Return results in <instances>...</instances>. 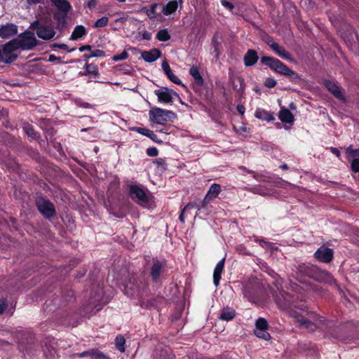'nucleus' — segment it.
Here are the masks:
<instances>
[{
  "label": "nucleus",
  "instance_id": "obj_28",
  "mask_svg": "<svg viewBox=\"0 0 359 359\" xmlns=\"http://www.w3.org/2000/svg\"><path fill=\"white\" fill-rule=\"evenodd\" d=\"M52 4L57 7V8L62 13V14L67 15L72 8L70 3L67 0H50Z\"/></svg>",
  "mask_w": 359,
  "mask_h": 359
},
{
  "label": "nucleus",
  "instance_id": "obj_53",
  "mask_svg": "<svg viewBox=\"0 0 359 359\" xmlns=\"http://www.w3.org/2000/svg\"><path fill=\"white\" fill-rule=\"evenodd\" d=\"M236 250L239 254L247 255H250V252L248 251L247 248L243 245H239L237 247Z\"/></svg>",
  "mask_w": 359,
  "mask_h": 359
},
{
  "label": "nucleus",
  "instance_id": "obj_7",
  "mask_svg": "<svg viewBox=\"0 0 359 359\" xmlns=\"http://www.w3.org/2000/svg\"><path fill=\"white\" fill-rule=\"evenodd\" d=\"M130 197L140 205L146 208L150 202L146 191L139 185L131 184L128 188Z\"/></svg>",
  "mask_w": 359,
  "mask_h": 359
},
{
  "label": "nucleus",
  "instance_id": "obj_15",
  "mask_svg": "<svg viewBox=\"0 0 359 359\" xmlns=\"http://www.w3.org/2000/svg\"><path fill=\"white\" fill-rule=\"evenodd\" d=\"M154 94L158 97V100L162 103H172L173 102L172 95H177V93L167 87L155 90Z\"/></svg>",
  "mask_w": 359,
  "mask_h": 359
},
{
  "label": "nucleus",
  "instance_id": "obj_12",
  "mask_svg": "<svg viewBox=\"0 0 359 359\" xmlns=\"http://www.w3.org/2000/svg\"><path fill=\"white\" fill-rule=\"evenodd\" d=\"M269 328V323L264 318L259 317L255 322V330L254 331L256 337L264 339L269 340L271 335L268 332Z\"/></svg>",
  "mask_w": 359,
  "mask_h": 359
},
{
  "label": "nucleus",
  "instance_id": "obj_23",
  "mask_svg": "<svg viewBox=\"0 0 359 359\" xmlns=\"http://www.w3.org/2000/svg\"><path fill=\"white\" fill-rule=\"evenodd\" d=\"M259 60L257 52L254 49H248L243 57V62L245 67L255 65Z\"/></svg>",
  "mask_w": 359,
  "mask_h": 359
},
{
  "label": "nucleus",
  "instance_id": "obj_8",
  "mask_svg": "<svg viewBox=\"0 0 359 359\" xmlns=\"http://www.w3.org/2000/svg\"><path fill=\"white\" fill-rule=\"evenodd\" d=\"M35 201L37 210L46 219H50L55 216V205L49 199L38 196Z\"/></svg>",
  "mask_w": 359,
  "mask_h": 359
},
{
  "label": "nucleus",
  "instance_id": "obj_52",
  "mask_svg": "<svg viewBox=\"0 0 359 359\" xmlns=\"http://www.w3.org/2000/svg\"><path fill=\"white\" fill-rule=\"evenodd\" d=\"M146 153L149 156L154 157L158 156V150L155 147H151L147 149Z\"/></svg>",
  "mask_w": 359,
  "mask_h": 359
},
{
  "label": "nucleus",
  "instance_id": "obj_58",
  "mask_svg": "<svg viewBox=\"0 0 359 359\" xmlns=\"http://www.w3.org/2000/svg\"><path fill=\"white\" fill-rule=\"evenodd\" d=\"M255 241L256 243H258L262 247L268 246V245H269L271 244V243H269L268 241H266L264 239L259 238H256L255 239Z\"/></svg>",
  "mask_w": 359,
  "mask_h": 359
},
{
  "label": "nucleus",
  "instance_id": "obj_30",
  "mask_svg": "<svg viewBox=\"0 0 359 359\" xmlns=\"http://www.w3.org/2000/svg\"><path fill=\"white\" fill-rule=\"evenodd\" d=\"M80 75H91L94 78H97L100 76L97 66L93 63L86 62L84 65V72H80Z\"/></svg>",
  "mask_w": 359,
  "mask_h": 359
},
{
  "label": "nucleus",
  "instance_id": "obj_6",
  "mask_svg": "<svg viewBox=\"0 0 359 359\" xmlns=\"http://www.w3.org/2000/svg\"><path fill=\"white\" fill-rule=\"evenodd\" d=\"M149 115L151 121L161 125H163L165 123L171 121L176 116L175 113L173 111L159 107L151 109L149 112Z\"/></svg>",
  "mask_w": 359,
  "mask_h": 359
},
{
  "label": "nucleus",
  "instance_id": "obj_19",
  "mask_svg": "<svg viewBox=\"0 0 359 359\" xmlns=\"http://www.w3.org/2000/svg\"><path fill=\"white\" fill-rule=\"evenodd\" d=\"M17 33L18 27L13 23H7L0 27V37L1 39H9Z\"/></svg>",
  "mask_w": 359,
  "mask_h": 359
},
{
  "label": "nucleus",
  "instance_id": "obj_14",
  "mask_svg": "<svg viewBox=\"0 0 359 359\" xmlns=\"http://www.w3.org/2000/svg\"><path fill=\"white\" fill-rule=\"evenodd\" d=\"M334 251L332 248L322 246L314 253L315 258L323 263H330L333 259Z\"/></svg>",
  "mask_w": 359,
  "mask_h": 359
},
{
  "label": "nucleus",
  "instance_id": "obj_31",
  "mask_svg": "<svg viewBox=\"0 0 359 359\" xmlns=\"http://www.w3.org/2000/svg\"><path fill=\"white\" fill-rule=\"evenodd\" d=\"M236 315L235 309L231 307H224L219 314V318L222 320L229 321L233 320Z\"/></svg>",
  "mask_w": 359,
  "mask_h": 359
},
{
  "label": "nucleus",
  "instance_id": "obj_60",
  "mask_svg": "<svg viewBox=\"0 0 359 359\" xmlns=\"http://www.w3.org/2000/svg\"><path fill=\"white\" fill-rule=\"evenodd\" d=\"M48 61H49V62L57 61L58 63L62 62L60 57H57L55 55H50L48 57Z\"/></svg>",
  "mask_w": 359,
  "mask_h": 359
},
{
  "label": "nucleus",
  "instance_id": "obj_27",
  "mask_svg": "<svg viewBox=\"0 0 359 359\" xmlns=\"http://www.w3.org/2000/svg\"><path fill=\"white\" fill-rule=\"evenodd\" d=\"M162 69H163L164 73L165 74V75L167 76V77L172 82H173L174 83L177 84V85H181L182 84L181 80L176 75H175L172 73V70L170 69V67L168 62L166 60L163 61V62H162Z\"/></svg>",
  "mask_w": 359,
  "mask_h": 359
},
{
  "label": "nucleus",
  "instance_id": "obj_18",
  "mask_svg": "<svg viewBox=\"0 0 359 359\" xmlns=\"http://www.w3.org/2000/svg\"><path fill=\"white\" fill-rule=\"evenodd\" d=\"M267 44L270 46V48L281 58L284 60H288L292 61V57L289 52H287L283 47H282L279 43L269 41L266 42Z\"/></svg>",
  "mask_w": 359,
  "mask_h": 359
},
{
  "label": "nucleus",
  "instance_id": "obj_64",
  "mask_svg": "<svg viewBox=\"0 0 359 359\" xmlns=\"http://www.w3.org/2000/svg\"><path fill=\"white\" fill-rule=\"evenodd\" d=\"M142 38L145 40H150L151 39V33L148 31H144L142 33Z\"/></svg>",
  "mask_w": 359,
  "mask_h": 359
},
{
  "label": "nucleus",
  "instance_id": "obj_2",
  "mask_svg": "<svg viewBox=\"0 0 359 359\" xmlns=\"http://www.w3.org/2000/svg\"><path fill=\"white\" fill-rule=\"evenodd\" d=\"M314 320V322L302 315H297L295 318L299 323V327L305 328L309 331H314L319 328L325 334L329 337L336 339H343L340 334L341 327L337 325L331 320H326L324 317L318 316L316 314H310Z\"/></svg>",
  "mask_w": 359,
  "mask_h": 359
},
{
  "label": "nucleus",
  "instance_id": "obj_47",
  "mask_svg": "<svg viewBox=\"0 0 359 359\" xmlns=\"http://www.w3.org/2000/svg\"><path fill=\"white\" fill-rule=\"evenodd\" d=\"M219 44H220V43L219 41L218 34H215L212 39V45L214 48V52L215 53L217 57L219 54V50H218Z\"/></svg>",
  "mask_w": 359,
  "mask_h": 359
},
{
  "label": "nucleus",
  "instance_id": "obj_9",
  "mask_svg": "<svg viewBox=\"0 0 359 359\" xmlns=\"http://www.w3.org/2000/svg\"><path fill=\"white\" fill-rule=\"evenodd\" d=\"M19 48H20L18 44V39H13L6 43L3 46L1 50L2 55L4 54L6 56V57L4 58V62L8 64L14 62L17 59L18 55L14 54L13 52Z\"/></svg>",
  "mask_w": 359,
  "mask_h": 359
},
{
  "label": "nucleus",
  "instance_id": "obj_4",
  "mask_svg": "<svg viewBox=\"0 0 359 359\" xmlns=\"http://www.w3.org/2000/svg\"><path fill=\"white\" fill-rule=\"evenodd\" d=\"M148 289L147 281L132 275L125 285V293L131 298H140Z\"/></svg>",
  "mask_w": 359,
  "mask_h": 359
},
{
  "label": "nucleus",
  "instance_id": "obj_29",
  "mask_svg": "<svg viewBox=\"0 0 359 359\" xmlns=\"http://www.w3.org/2000/svg\"><path fill=\"white\" fill-rule=\"evenodd\" d=\"M279 119L285 123L291 124L294 121V117L292 112L286 108H281L278 114Z\"/></svg>",
  "mask_w": 359,
  "mask_h": 359
},
{
  "label": "nucleus",
  "instance_id": "obj_35",
  "mask_svg": "<svg viewBox=\"0 0 359 359\" xmlns=\"http://www.w3.org/2000/svg\"><path fill=\"white\" fill-rule=\"evenodd\" d=\"M177 8L178 3L177 0H171L163 6L162 11L165 15H170L173 14L177 11Z\"/></svg>",
  "mask_w": 359,
  "mask_h": 359
},
{
  "label": "nucleus",
  "instance_id": "obj_33",
  "mask_svg": "<svg viewBox=\"0 0 359 359\" xmlns=\"http://www.w3.org/2000/svg\"><path fill=\"white\" fill-rule=\"evenodd\" d=\"M133 130L142 135L149 137L155 142H161V141L158 140L157 135L149 129H147L146 128L135 127Z\"/></svg>",
  "mask_w": 359,
  "mask_h": 359
},
{
  "label": "nucleus",
  "instance_id": "obj_11",
  "mask_svg": "<svg viewBox=\"0 0 359 359\" xmlns=\"http://www.w3.org/2000/svg\"><path fill=\"white\" fill-rule=\"evenodd\" d=\"M315 268L316 266H309L306 264H300L296 267L297 269L294 271L293 276L304 285L305 283H308L309 281H305L303 280V278L304 277H309L311 278Z\"/></svg>",
  "mask_w": 359,
  "mask_h": 359
},
{
  "label": "nucleus",
  "instance_id": "obj_38",
  "mask_svg": "<svg viewBox=\"0 0 359 359\" xmlns=\"http://www.w3.org/2000/svg\"><path fill=\"white\" fill-rule=\"evenodd\" d=\"M106 55V53L104 50L96 49L93 50H90V53H85L83 55V59L84 61L88 62V60L92 57H104Z\"/></svg>",
  "mask_w": 359,
  "mask_h": 359
},
{
  "label": "nucleus",
  "instance_id": "obj_13",
  "mask_svg": "<svg viewBox=\"0 0 359 359\" xmlns=\"http://www.w3.org/2000/svg\"><path fill=\"white\" fill-rule=\"evenodd\" d=\"M311 278L319 283H323L330 285H332L337 283L336 280L330 272L325 270H321L316 266L313 273Z\"/></svg>",
  "mask_w": 359,
  "mask_h": 359
},
{
  "label": "nucleus",
  "instance_id": "obj_51",
  "mask_svg": "<svg viewBox=\"0 0 359 359\" xmlns=\"http://www.w3.org/2000/svg\"><path fill=\"white\" fill-rule=\"evenodd\" d=\"M277 84V81L272 77H267L264 82L265 86L272 88H274Z\"/></svg>",
  "mask_w": 359,
  "mask_h": 359
},
{
  "label": "nucleus",
  "instance_id": "obj_3",
  "mask_svg": "<svg viewBox=\"0 0 359 359\" xmlns=\"http://www.w3.org/2000/svg\"><path fill=\"white\" fill-rule=\"evenodd\" d=\"M260 62L262 64L269 67L273 72L287 76L290 81L293 83H298L302 79L301 76L298 73L289 68L283 62L276 57L262 56L260 58Z\"/></svg>",
  "mask_w": 359,
  "mask_h": 359
},
{
  "label": "nucleus",
  "instance_id": "obj_61",
  "mask_svg": "<svg viewBox=\"0 0 359 359\" xmlns=\"http://www.w3.org/2000/svg\"><path fill=\"white\" fill-rule=\"evenodd\" d=\"M121 67L120 69L124 71L125 74H130V67L127 64H123L120 65Z\"/></svg>",
  "mask_w": 359,
  "mask_h": 359
},
{
  "label": "nucleus",
  "instance_id": "obj_20",
  "mask_svg": "<svg viewBox=\"0 0 359 359\" xmlns=\"http://www.w3.org/2000/svg\"><path fill=\"white\" fill-rule=\"evenodd\" d=\"M299 348L305 352L306 355H311L313 357L314 359H318L320 357L318 348L311 342L300 343Z\"/></svg>",
  "mask_w": 359,
  "mask_h": 359
},
{
  "label": "nucleus",
  "instance_id": "obj_25",
  "mask_svg": "<svg viewBox=\"0 0 359 359\" xmlns=\"http://www.w3.org/2000/svg\"><path fill=\"white\" fill-rule=\"evenodd\" d=\"M242 292L249 301L252 300L257 294V291L254 283L251 282H246L243 284Z\"/></svg>",
  "mask_w": 359,
  "mask_h": 359
},
{
  "label": "nucleus",
  "instance_id": "obj_22",
  "mask_svg": "<svg viewBox=\"0 0 359 359\" xmlns=\"http://www.w3.org/2000/svg\"><path fill=\"white\" fill-rule=\"evenodd\" d=\"M141 56L145 62L151 63L156 61L158 58L161 57V51L159 49L154 48L149 51H142Z\"/></svg>",
  "mask_w": 359,
  "mask_h": 359
},
{
  "label": "nucleus",
  "instance_id": "obj_62",
  "mask_svg": "<svg viewBox=\"0 0 359 359\" xmlns=\"http://www.w3.org/2000/svg\"><path fill=\"white\" fill-rule=\"evenodd\" d=\"M68 297H69V298L68 299H65V301H67V302H74V299H75L74 291H72V290L68 291Z\"/></svg>",
  "mask_w": 359,
  "mask_h": 359
},
{
  "label": "nucleus",
  "instance_id": "obj_40",
  "mask_svg": "<svg viewBox=\"0 0 359 359\" xmlns=\"http://www.w3.org/2000/svg\"><path fill=\"white\" fill-rule=\"evenodd\" d=\"M255 116L256 118L262 120H264L266 121H270L273 120V116L271 114L269 113L268 111L263 110V109H257L255 111Z\"/></svg>",
  "mask_w": 359,
  "mask_h": 359
},
{
  "label": "nucleus",
  "instance_id": "obj_45",
  "mask_svg": "<svg viewBox=\"0 0 359 359\" xmlns=\"http://www.w3.org/2000/svg\"><path fill=\"white\" fill-rule=\"evenodd\" d=\"M125 338L122 335H118L116 337V347L119 351H125Z\"/></svg>",
  "mask_w": 359,
  "mask_h": 359
},
{
  "label": "nucleus",
  "instance_id": "obj_24",
  "mask_svg": "<svg viewBox=\"0 0 359 359\" xmlns=\"http://www.w3.org/2000/svg\"><path fill=\"white\" fill-rule=\"evenodd\" d=\"M22 130L31 140H38L39 142L43 141L41 139L39 133L34 130L32 124L27 122L24 123L22 125Z\"/></svg>",
  "mask_w": 359,
  "mask_h": 359
},
{
  "label": "nucleus",
  "instance_id": "obj_41",
  "mask_svg": "<svg viewBox=\"0 0 359 359\" xmlns=\"http://www.w3.org/2000/svg\"><path fill=\"white\" fill-rule=\"evenodd\" d=\"M156 38L159 41L165 42L170 39V35L167 29H163L157 32Z\"/></svg>",
  "mask_w": 359,
  "mask_h": 359
},
{
  "label": "nucleus",
  "instance_id": "obj_39",
  "mask_svg": "<svg viewBox=\"0 0 359 359\" xmlns=\"http://www.w3.org/2000/svg\"><path fill=\"white\" fill-rule=\"evenodd\" d=\"M220 192L221 186L219 184L214 183L210 187L206 194L213 199L217 198Z\"/></svg>",
  "mask_w": 359,
  "mask_h": 359
},
{
  "label": "nucleus",
  "instance_id": "obj_55",
  "mask_svg": "<svg viewBox=\"0 0 359 359\" xmlns=\"http://www.w3.org/2000/svg\"><path fill=\"white\" fill-rule=\"evenodd\" d=\"M212 199V198L206 194L204 198L201 201V208H205Z\"/></svg>",
  "mask_w": 359,
  "mask_h": 359
},
{
  "label": "nucleus",
  "instance_id": "obj_59",
  "mask_svg": "<svg viewBox=\"0 0 359 359\" xmlns=\"http://www.w3.org/2000/svg\"><path fill=\"white\" fill-rule=\"evenodd\" d=\"M97 3H98L97 0H90L88 3V7L90 10H93L97 6Z\"/></svg>",
  "mask_w": 359,
  "mask_h": 359
},
{
  "label": "nucleus",
  "instance_id": "obj_36",
  "mask_svg": "<svg viewBox=\"0 0 359 359\" xmlns=\"http://www.w3.org/2000/svg\"><path fill=\"white\" fill-rule=\"evenodd\" d=\"M87 32L84 26L83 25H77L74 27L71 36V40H77L83 36L86 35Z\"/></svg>",
  "mask_w": 359,
  "mask_h": 359
},
{
  "label": "nucleus",
  "instance_id": "obj_10",
  "mask_svg": "<svg viewBox=\"0 0 359 359\" xmlns=\"http://www.w3.org/2000/svg\"><path fill=\"white\" fill-rule=\"evenodd\" d=\"M39 43L32 32L26 31L19 35L18 44L22 50H32Z\"/></svg>",
  "mask_w": 359,
  "mask_h": 359
},
{
  "label": "nucleus",
  "instance_id": "obj_42",
  "mask_svg": "<svg viewBox=\"0 0 359 359\" xmlns=\"http://www.w3.org/2000/svg\"><path fill=\"white\" fill-rule=\"evenodd\" d=\"M154 164H156L157 169L159 172H163L168 169V165L165 158H158L153 161Z\"/></svg>",
  "mask_w": 359,
  "mask_h": 359
},
{
  "label": "nucleus",
  "instance_id": "obj_49",
  "mask_svg": "<svg viewBox=\"0 0 359 359\" xmlns=\"http://www.w3.org/2000/svg\"><path fill=\"white\" fill-rule=\"evenodd\" d=\"M50 47L52 48H58L67 50L69 53L73 52V51H74L76 50V48H72L71 49H69L68 46L67 44H65V43H55L51 44Z\"/></svg>",
  "mask_w": 359,
  "mask_h": 359
},
{
  "label": "nucleus",
  "instance_id": "obj_21",
  "mask_svg": "<svg viewBox=\"0 0 359 359\" xmlns=\"http://www.w3.org/2000/svg\"><path fill=\"white\" fill-rule=\"evenodd\" d=\"M74 355L79 358L92 357L95 359H109L105 354L95 348L77 353H75Z\"/></svg>",
  "mask_w": 359,
  "mask_h": 359
},
{
  "label": "nucleus",
  "instance_id": "obj_57",
  "mask_svg": "<svg viewBox=\"0 0 359 359\" xmlns=\"http://www.w3.org/2000/svg\"><path fill=\"white\" fill-rule=\"evenodd\" d=\"M43 24H41L39 20H34L32 23H31L29 28L33 30H38L39 27L42 26Z\"/></svg>",
  "mask_w": 359,
  "mask_h": 359
},
{
  "label": "nucleus",
  "instance_id": "obj_50",
  "mask_svg": "<svg viewBox=\"0 0 359 359\" xmlns=\"http://www.w3.org/2000/svg\"><path fill=\"white\" fill-rule=\"evenodd\" d=\"M351 168L353 172H359V158H353L351 163Z\"/></svg>",
  "mask_w": 359,
  "mask_h": 359
},
{
  "label": "nucleus",
  "instance_id": "obj_17",
  "mask_svg": "<svg viewBox=\"0 0 359 359\" xmlns=\"http://www.w3.org/2000/svg\"><path fill=\"white\" fill-rule=\"evenodd\" d=\"M56 32L51 25H43L36 30V35L39 38L48 41L53 39Z\"/></svg>",
  "mask_w": 359,
  "mask_h": 359
},
{
  "label": "nucleus",
  "instance_id": "obj_26",
  "mask_svg": "<svg viewBox=\"0 0 359 359\" xmlns=\"http://www.w3.org/2000/svg\"><path fill=\"white\" fill-rule=\"evenodd\" d=\"M225 258L222 259L217 264L213 272V283L217 287L222 278V274L224 269Z\"/></svg>",
  "mask_w": 359,
  "mask_h": 359
},
{
  "label": "nucleus",
  "instance_id": "obj_43",
  "mask_svg": "<svg viewBox=\"0 0 359 359\" xmlns=\"http://www.w3.org/2000/svg\"><path fill=\"white\" fill-rule=\"evenodd\" d=\"M66 16L65 14H55L54 19L57 22V27L60 29H62L66 26Z\"/></svg>",
  "mask_w": 359,
  "mask_h": 359
},
{
  "label": "nucleus",
  "instance_id": "obj_63",
  "mask_svg": "<svg viewBox=\"0 0 359 359\" xmlns=\"http://www.w3.org/2000/svg\"><path fill=\"white\" fill-rule=\"evenodd\" d=\"M92 46L90 45H83L79 47V50L80 52L83 53L86 50H91Z\"/></svg>",
  "mask_w": 359,
  "mask_h": 359
},
{
  "label": "nucleus",
  "instance_id": "obj_34",
  "mask_svg": "<svg viewBox=\"0 0 359 359\" xmlns=\"http://www.w3.org/2000/svg\"><path fill=\"white\" fill-rule=\"evenodd\" d=\"M189 74L194 79L196 84L198 86H202L203 85L204 80L196 66H192L190 68Z\"/></svg>",
  "mask_w": 359,
  "mask_h": 359
},
{
  "label": "nucleus",
  "instance_id": "obj_48",
  "mask_svg": "<svg viewBox=\"0 0 359 359\" xmlns=\"http://www.w3.org/2000/svg\"><path fill=\"white\" fill-rule=\"evenodd\" d=\"M109 22V19L107 17L104 16L97 20L94 23L95 27H104L107 25Z\"/></svg>",
  "mask_w": 359,
  "mask_h": 359
},
{
  "label": "nucleus",
  "instance_id": "obj_46",
  "mask_svg": "<svg viewBox=\"0 0 359 359\" xmlns=\"http://www.w3.org/2000/svg\"><path fill=\"white\" fill-rule=\"evenodd\" d=\"M129 57V54L126 50H123L120 54H116L113 55L111 57V60L114 62L120 61V60H124L128 59Z\"/></svg>",
  "mask_w": 359,
  "mask_h": 359
},
{
  "label": "nucleus",
  "instance_id": "obj_44",
  "mask_svg": "<svg viewBox=\"0 0 359 359\" xmlns=\"http://www.w3.org/2000/svg\"><path fill=\"white\" fill-rule=\"evenodd\" d=\"M158 6V4L154 3L151 4L150 9H147V7H143L142 8V11L145 12V13L147 15V16L150 18H154L155 14L156 13V9Z\"/></svg>",
  "mask_w": 359,
  "mask_h": 359
},
{
  "label": "nucleus",
  "instance_id": "obj_56",
  "mask_svg": "<svg viewBox=\"0 0 359 359\" xmlns=\"http://www.w3.org/2000/svg\"><path fill=\"white\" fill-rule=\"evenodd\" d=\"M346 152L353 156H359V149H353L351 147H348L346 149Z\"/></svg>",
  "mask_w": 359,
  "mask_h": 359
},
{
  "label": "nucleus",
  "instance_id": "obj_1",
  "mask_svg": "<svg viewBox=\"0 0 359 359\" xmlns=\"http://www.w3.org/2000/svg\"><path fill=\"white\" fill-rule=\"evenodd\" d=\"M303 286L289 280L285 283V287L290 292L280 291V296L276 298V302L278 307L283 311H292L294 309L305 310L307 309L306 298L307 290L313 291L318 294H323L326 290L321 286L311 282L305 283Z\"/></svg>",
  "mask_w": 359,
  "mask_h": 359
},
{
  "label": "nucleus",
  "instance_id": "obj_37",
  "mask_svg": "<svg viewBox=\"0 0 359 359\" xmlns=\"http://www.w3.org/2000/svg\"><path fill=\"white\" fill-rule=\"evenodd\" d=\"M197 208L198 210H200V208L195 202H189L181 210L180 215L179 216V220L181 223L184 224L185 222V217L184 214L186 212H188L189 210Z\"/></svg>",
  "mask_w": 359,
  "mask_h": 359
},
{
  "label": "nucleus",
  "instance_id": "obj_5",
  "mask_svg": "<svg viewBox=\"0 0 359 359\" xmlns=\"http://www.w3.org/2000/svg\"><path fill=\"white\" fill-rule=\"evenodd\" d=\"M167 261L165 259H159L157 257H152L149 269V277L153 283H158L166 271Z\"/></svg>",
  "mask_w": 359,
  "mask_h": 359
},
{
  "label": "nucleus",
  "instance_id": "obj_54",
  "mask_svg": "<svg viewBox=\"0 0 359 359\" xmlns=\"http://www.w3.org/2000/svg\"><path fill=\"white\" fill-rule=\"evenodd\" d=\"M221 4L224 7H225L226 8H227L230 11H231L234 8L233 4L226 0H222Z\"/></svg>",
  "mask_w": 359,
  "mask_h": 359
},
{
  "label": "nucleus",
  "instance_id": "obj_32",
  "mask_svg": "<svg viewBox=\"0 0 359 359\" xmlns=\"http://www.w3.org/2000/svg\"><path fill=\"white\" fill-rule=\"evenodd\" d=\"M163 299L162 297H156L149 299H142L140 302V306L142 309H149L151 308H156L157 304Z\"/></svg>",
  "mask_w": 359,
  "mask_h": 359
},
{
  "label": "nucleus",
  "instance_id": "obj_16",
  "mask_svg": "<svg viewBox=\"0 0 359 359\" xmlns=\"http://www.w3.org/2000/svg\"><path fill=\"white\" fill-rule=\"evenodd\" d=\"M325 88L332 93L337 99L344 101L345 97L341 91L340 87L337 85V82L326 79L323 81Z\"/></svg>",
  "mask_w": 359,
  "mask_h": 359
}]
</instances>
